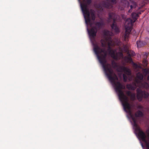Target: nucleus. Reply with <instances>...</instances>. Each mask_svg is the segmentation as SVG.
<instances>
[{
    "label": "nucleus",
    "instance_id": "28",
    "mask_svg": "<svg viewBox=\"0 0 149 149\" xmlns=\"http://www.w3.org/2000/svg\"><path fill=\"white\" fill-rule=\"evenodd\" d=\"M132 94V93L130 91H126V94L128 96H130Z\"/></svg>",
    "mask_w": 149,
    "mask_h": 149
},
{
    "label": "nucleus",
    "instance_id": "4",
    "mask_svg": "<svg viewBox=\"0 0 149 149\" xmlns=\"http://www.w3.org/2000/svg\"><path fill=\"white\" fill-rule=\"evenodd\" d=\"M92 2V0H86V4L81 3V9L85 19L86 23L87 24L91 22L90 18V13L87 5H90Z\"/></svg>",
    "mask_w": 149,
    "mask_h": 149
},
{
    "label": "nucleus",
    "instance_id": "24",
    "mask_svg": "<svg viewBox=\"0 0 149 149\" xmlns=\"http://www.w3.org/2000/svg\"><path fill=\"white\" fill-rule=\"evenodd\" d=\"M123 77L124 81L125 82H126L127 81V77L126 75L124 74H123Z\"/></svg>",
    "mask_w": 149,
    "mask_h": 149
},
{
    "label": "nucleus",
    "instance_id": "10",
    "mask_svg": "<svg viewBox=\"0 0 149 149\" xmlns=\"http://www.w3.org/2000/svg\"><path fill=\"white\" fill-rule=\"evenodd\" d=\"M119 68L120 70H118V72H120L123 71L128 75H130L131 74V71L130 70L126 67L124 66H120L119 67Z\"/></svg>",
    "mask_w": 149,
    "mask_h": 149
},
{
    "label": "nucleus",
    "instance_id": "15",
    "mask_svg": "<svg viewBox=\"0 0 149 149\" xmlns=\"http://www.w3.org/2000/svg\"><path fill=\"white\" fill-rule=\"evenodd\" d=\"M103 34L105 36L110 37L112 35V33L109 31L107 30H104L103 31Z\"/></svg>",
    "mask_w": 149,
    "mask_h": 149
},
{
    "label": "nucleus",
    "instance_id": "8",
    "mask_svg": "<svg viewBox=\"0 0 149 149\" xmlns=\"http://www.w3.org/2000/svg\"><path fill=\"white\" fill-rule=\"evenodd\" d=\"M136 92L137 99L139 101H141L143 98H148L149 95V94L148 92L145 91H143L139 88L137 89Z\"/></svg>",
    "mask_w": 149,
    "mask_h": 149
},
{
    "label": "nucleus",
    "instance_id": "16",
    "mask_svg": "<svg viewBox=\"0 0 149 149\" xmlns=\"http://www.w3.org/2000/svg\"><path fill=\"white\" fill-rule=\"evenodd\" d=\"M135 115L137 117H141L143 116V114L141 111L138 110L136 112Z\"/></svg>",
    "mask_w": 149,
    "mask_h": 149
},
{
    "label": "nucleus",
    "instance_id": "1",
    "mask_svg": "<svg viewBox=\"0 0 149 149\" xmlns=\"http://www.w3.org/2000/svg\"><path fill=\"white\" fill-rule=\"evenodd\" d=\"M110 37H107L104 39H102L100 40L102 47L105 48L106 47V42L107 41L109 42V38ZM94 51L100 63L102 64L106 75L111 83L114 85L115 90L118 93L119 99L126 96L121 90L124 89L125 87L120 82L116 81L118 80L117 76L114 72L110 64L109 63L106 64L107 53L105 49H101L97 45H95L94 46Z\"/></svg>",
    "mask_w": 149,
    "mask_h": 149
},
{
    "label": "nucleus",
    "instance_id": "29",
    "mask_svg": "<svg viewBox=\"0 0 149 149\" xmlns=\"http://www.w3.org/2000/svg\"><path fill=\"white\" fill-rule=\"evenodd\" d=\"M110 1L113 4H116V0H110Z\"/></svg>",
    "mask_w": 149,
    "mask_h": 149
},
{
    "label": "nucleus",
    "instance_id": "33",
    "mask_svg": "<svg viewBox=\"0 0 149 149\" xmlns=\"http://www.w3.org/2000/svg\"><path fill=\"white\" fill-rule=\"evenodd\" d=\"M79 1H80V0H79Z\"/></svg>",
    "mask_w": 149,
    "mask_h": 149
},
{
    "label": "nucleus",
    "instance_id": "31",
    "mask_svg": "<svg viewBox=\"0 0 149 149\" xmlns=\"http://www.w3.org/2000/svg\"><path fill=\"white\" fill-rule=\"evenodd\" d=\"M134 65L136 67H138V65L136 63H134Z\"/></svg>",
    "mask_w": 149,
    "mask_h": 149
},
{
    "label": "nucleus",
    "instance_id": "6",
    "mask_svg": "<svg viewBox=\"0 0 149 149\" xmlns=\"http://www.w3.org/2000/svg\"><path fill=\"white\" fill-rule=\"evenodd\" d=\"M115 14L114 13L112 12L109 14V18L108 21L110 22L113 20V22L111 25L112 29L116 33H118L120 32V30L117 25L115 24Z\"/></svg>",
    "mask_w": 149,
    "mask_h": 149
},
{
    "label": "nucleus",
    "instance_id": "12",
    "mask_svg": "<svg viewBox=\"0 0 149 149\" xmlns=\"http://www.w3.org/2000/svg\"><path fill=\"white\" fill-rule=\"evenodd\" d=\"M135 81L137 83H139L141 84V87L146 89H149V85L146 82L142 83L140 81L137 79L135 80Z\"/></svg>",
    "mask_w": 149,
    "mask_h": 149
},
{
    "label": "nucleus",
    "instance_id": "9",
    "mask_svg": "<svg viewBox=\"0 0 149 149\" xmlns=\"http://www.w3.org/2000/svg\"><path fill=\"white\" fill-rule=\"evenodd\" d=\"M109 42H108V46L107 50L109 52V54L111 57L115 60L118 59L117 56L115 55V51L111 49V45L112 42V40L111 37L109 38Z\"/></svg>",
    "mask_w": 149,
    "mask_h": 149
},
{
    "label": "nucleus",
    "instance_id": "23",
    "mask_svg": "<svg viewBox=\"0 0 149 149\" xmlns=\"http://www.w3.org/2000/svg\"><path fill=\"white\" fill-rule=\"evenodd\" d=\"M130 97L132 101H134L135 100V97H136V95L135 93H132V94L130 96Z\"/></svg>",
    "mask_w": 149,
    "mask_h": 149
},
{
    "label": "nucleus",
    "instance_id": "25",
    "mask_svg": "<svg viewBox=\"0 0 149 149\" xmlns=\"http://www.w3.org/2000/svg\"><path fill=\"white\" fill-rule=\"evenodd\" d=\"M148 61L147 59H143V63L144 65L147 66L148 64Z\"/></svg>",
    "mask_w": 149,
    "mask_h": 149
},
{
    "label": "nucleus",
    "instance_id": "32",
    "mask_svg": "<svg viewBox=\"0 0 149 149\" xmlns=\"http://www.w3.org/2000/svg\"><path fill=\"white\" fill-rule=\"evenodd\" d=\"M147 80L148 81H149V75L147 77Z\"/></svg>",
    "mask_w": 149,
    "mask_h": 149
},
{
    "label": "nucleus",
    "instance_id": "17",
    "mask_svg": "<svg viewBox=\"0 0 149 149\" xmlns=\"http://www.w3.org/2000/svg\"><path fill=\"white\" fill-rule=\"evenodd\" d=\"M90 13L92 19L93 20H95V11L93 10H91Z\"/></svg>",
    "mask_w": 149,
    "mask_h": 149
},
{
    "label": "nucleus",
    "instance_id": "22",
    "mask_svg": "<svg viewBox=\"0 0 149 149\" xmlns=\"http://www.w3.org/2000/svg\"><path fill=\"white\" fill-rule=\"evenodd\" d=\"M142 70L143 73L145 76H146L148 74H149V70L148 69H143Z\"/></svg>",
    "mask_w": 149,
    "mask_h": 149
},
{
    "label": "nucleus",
    "instance_id": "7",
    "mask_svg": "<svg viewBox=\"0 0 149 149\" xmlns=\"http://www.w3.org/2000/svg\"><path fill=\"white\" fill-rule=\"evenodd\" d=\"M129 0L130 1V2L127 0H121V3L123 4V7H126L127 8L130 7V9L129 10L128 12L131 13L132 11V9L133 8H135L137 6V3L133 1Z\"/></svg>",
    "mask_w": 149,
    "mask_h": 149
},
{
    "label": "nucleus",
    "instance_id": "13",
    "mask_svg": "<svg viewBox=\"0 0 149 149\" xmlns=\"http://www.w3.org/2000/svg\"><path fill=\"white\" fill-rule=\"evenodd\" d=\"M134 85H132L131 84H128L126 85L127 88L129 90H134L136 88V85L135 83H134Z\"/></svg>",
    "mask_w": 149,
    "mask_h": 149
},
{
    "label": "nucleus",
    "instance_id": "14",
    "mask_svg": "<svg viewBox=\"0 0 149 149\" xmlns=\"http://www.w3.org/2000/svg\"><path fill=\"white\" fill-rule=\"evenodd\" d=\"M137 46L138 48H140L143 46L146 45L147 44V43L146 42L141 41H138L136 43Z\"/></svg>",
    "mask_w": 149,
    "mask_h": 149
},
{
    "label": "nucleus",
    "instance_id": "19",
    "mask_svg": "<svg viewBox=\"0 0 149 149\" xmlns=\"http://www.w3.org/2000/svg\"><path fill=\"white\" fill-rule=\"evenodd\" d=\"M111 64L114 68H118L117 70H119V67L118 65H117V63L113 60L112 61H111Z\"/></svg>",
    "mask_w": 149,
    "mask_h": 149
},
{
    "label": "nucleus",
    "instance_id": "11",
    "mask_svg": "<svg viewBox=\"0 0 149 149\" xmlns=\"http://www.w3.org/2000/svg\"><path fill=\"white\" fill-rule=\"evenodd\" d=\"M101 4L103 7L108 9L112 8L113 7L112 4L104 1H102Z\"/></svg>",
    "mask_w": 149,
    "mask_h": 149
},
{
    "label": "nucleus",
    "instance_id": "18",
    "mask_svg": "<svg viewBox=\"0 0 149 149\" xmlns=\"http://www.w3.org/2000/svg\"><path fill=\"white\" fill-rule=\"evenodd\" d=\"M136 77L140 80H142L143 79V74L140 72H138L136 74Z\"/></svg>",
    "mask_w": 149,
    "mask_h": 149
},
{
    "label": "nucleus",
    "instance_id": "20",
    "mask_svg": "<svg viewBox=\"0 0 149 149\" xmlns=\"http://www.w3.org/2000/svg\"><path fill=\"white\" fill-rule=\"evenodd\" d=\"M127 54L128 56L131 57L134 56L135 55V53L133 51L129 50L127 52Z\"/></svg>",
    "mask_w": 149,
    "mask_h": 149
},
{
    "label": "nucleus",
    "instance_id": "2",
    "mask_svg": "<svg viewBox=\"0 0 149 149\" xmlns=\"http://www.w3.org/2000/svg\"><path fill=\"white\" fill-rule=\"evenodd\" d=\"M120 100L122 102L124 110L129 113L133 121V125L136 134L139 139L146 143L147 149H149V141H148L146 140L145 133L140 129L137 123V120L134 117L131 111L130 105L128 102V97L127 96H125Z\"/></svg>",
    "mask_w": 149,
    "mask_h": 149
},
{
    "label": "nucleus",
    "instance_id": "5",
    "mask_svg": "<svg viewBox=\"0 0 149 149\" xmlns=\"http://www.w3.org/2000/svg\"><path fill=\"white\" fill-rule=\"evenodd\" d=\"M94 24L95 26H93L89 30H88L89 35L91 38L95 37L98 30L102 28L104 25L102 22H95Z\"/></svg>",
    "mask_w": 149,
    "mask_h": 149
},
{
    "label": "nucleus",
    "instance_id": "21",
    "mask_svg": "<svg viewBox=\"0 0 149 149\" xmlns=\"http://www.w3.org/2000/svg\"><path fill=\"white\" fill-rule=\"evenodd\" d=\"M125 59L128 62L131 63L132 61L131 57L130 56H128V55L127 56H125Z\"/></svg>",
    "mask_w": 149,
    "mask_h": 149
},
{
    "label": "nucleus",
    "instance_id": "30",
    "mask_svg": "<svg viewBox=\"0 0 149 149\" xmlns=\"http://www.w3.org/2000/svg\"><path fill=\"white\" fill-rule=\"evenodd\" d=\"M137 108L139 109H141L143 108V107L139 105L138 106Z\"/></svg>",
    "mask_w": 149,
    "mask_h": 149
},
{
    "label": "nucleus",
    "instance_id": "26",
    "mask_svg": "<svg viewBox=\"0 0 149 149\" xmlns=\"http://www.w3.org/2000/svg\"><path fill=\"white\" fill-rule=\"evenodd\" d=\"M119 54L120 56H123V54L122 52H119L118 53H116V54H115L117 56H118V54Z\"/></svg>",
    "mask_w": 149,
    "mask_h": 149
},
{
    "label": "nucleus",
    "instance_id": "3",
    "mask_svg": "<svg viewBox=\"0 0 149 149\" xmlns=\"http://www.w3.org/2000/svg\"><path fill=\"white\" fill-rule=\"evenodd\" d=\"M141 14L140 12H139L138 13H133L131 15L132 19L129 18H127L125 21L124 24L125 29V33L124 36V41H127V39L132 29L133 24L137 19L139 14Z\"/></svg>",
    "mask_w": 149,
    "mask_h": 149
},
{
    "label": "nucleus",
    "instance_id": "27",
    "mask_svg": "<svg viewBox=\"0 0 149 149\" xmlns=\"http://www.w3.org/2000/svg\"><path fill=\"white\" fill-rule=\"evenodd\" d=\"M148 55V54L147 53L145 52L143 54V59H147V56Z\"/></svg>",
    "mask_w": 149,
    "mask_h": 149
}]
</instances>
